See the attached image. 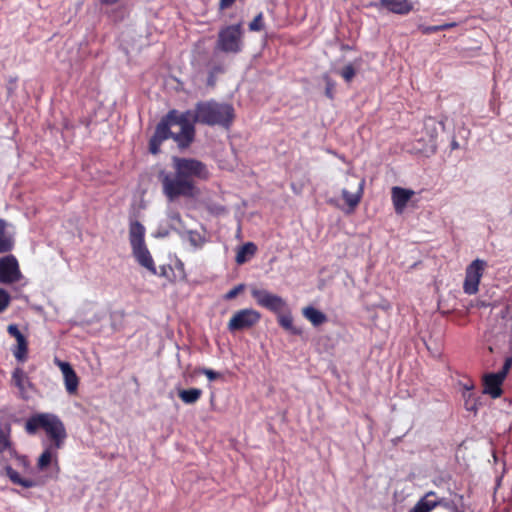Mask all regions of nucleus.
<instances>
[{
    "mask_svg": "<svg viewBox=\"0 0 512 512\" xmlns=\"http://www.w3.org/2000/svg\"><path fill=\"white\" fill-rule=\"evenodd\" d=\"M172 162L174 172L161 170L158 176L164 196L170 203L180 197H194L196 182L210 177L207 165L197 159L184 157H173Z\"/></svg>",
    "mask_w": 512,
    "mask_h": 512,
    "instance_id": "1",
    "label": "nucleus"
},
{
    "mask_svg": "<svg viewBox=\"0 0 512 512\" xmlns=\"http://www.w3.org/2000/svg\"><path fill=\"white\" fill-rule=\"evenodd\" d=\"M11 427L7 424L0 428V466L2 471L0 475L5 476L14 485L23 488H33L38 482L32 478H26L21 475L31 469V463L26 455L19 454L13 446L10 438Z\"/></svg>",
    "mask_w": 512,
    "mask_h": 512,
    "instance_id": "2",
    "label": "nucleus"
},
{
    "mask_svg": "<svg viewBox=\"0 0 512 512\" xmlns=\"http://www.w3.org/2000/svg\"><path fill=\"white\" fill-rule=\"evenodd\" d=\"M234 117L232 105L214 100L198 102L195 106V120L209 126L229 127Z\"/></svg>",
    "mask_w": 512,
    "mask_h": 512,
    "instance_id": "3",
    "label": "nucleus"
},
{
    "mask_svg": "<svg viewBox=\"0 0 512 512\" xmlns=\"http://www.w3.org/2000/svg\"><path fill=\"white\" fill-rule=\"evenodd\" d=\"M42 428L52 440L56 448H62L67 437L66 429L61 419L52 413H38L31 416L25 424V430L32 435Z\"/></svg>",
    "mask_w": 512,
    "mask_h": 512,
    "instance_id": "4",
    "label": "nucleus"
},
{
    "mask_svg": "<svg viewBox=\"0 0 512 512\" xmlns=\"http://www.w3.org/2000/svg\"><path fill=\"white\" fill-rule=\"evenodd\" d=\"M145 227L137 220L129 224V242L132 255L137 263L147 269L151 274L158 275L154 260L145 243Z\"/></svg>",
    "mask_w": 512,
    "mask_h": 512,
    "instance_id": "5",
    "label": "nucleus"
},
{
    "mask_svg": "<svg viewBox=\"0 0 512 512\" xmlns=\"http://www.w3.org/2000/svg\"><path fill=\"white\" fill-rule=\"evenodd\" d=\"M242 37L241 23L225 26L219 30L216 47L224 53L237 54L242 51Z\"/></svg>",
    "mask_w": 512,
    "mask_h": 512,
    "instance_id": "6",
    "label": "nucleus"
},
{
    "mask_svg": "<svg viewBox=\"0 0 512 512\" xmlns=\"http://www.w3.org/2000/svg\"><path fill=\"white\" fill-rule=\"evenodd\" d=\"M252 298L256 301L257 305L265 308L274 314H280L288 310V304L284 298L274 294L267 289L252 286L250 289Z\"/></svg>",
    "mask_w": 512,
    "mask_h": 512,
    "instance_id": "7",
    "label": "nucleus"
},
{
    "mask_svg": "<svg viewBox=\"0 0 512 512\" xmlns=\"http://www.w3.org/2000/svg\"><path fill=\"white\" fill-rule=\"evenodd\" d=\"M512 366V357H508L505 359L503 367L497 373H490L485 375L483 379V393L490 395L493 399H496L501 396L502 389L501 385L508 374L510 368Z\"/></svg>",
    "mask_w": 512,
    "mask_h": 512,
    "instance_id": "8",
    "label": "nucleus"
},
{
    "mask_svg": "<svg viewBox=\"0 0 512 512\" xmlns=\"http://www.w3.org/2000/svg\"><path fill=\"white\" fill-rule=\"evenodd\" d=\"M485 266L486 262L481 259H476L467 266L463 283V291L465 294L474 295L478 292Z\"/></svg>",
    "mask_w": 512,
    "mask_h": 512,
    "instance_id": "9",
    "label": "nucleus"
},
{
    "mask_svg": "<svg viewBox=\"0 0 512 512\" xmlns=\"http://www.w3.org/2000/svg\"><path fill=\"white\" fill-rule=\"evenodd\" d=\"M261 314L252 309L245 308L237 311L228 322V330L231 332L251 328L259 322Z\"/></svg>",
    "mask_w": 512,
    "mask_h": 512,
    "instance_id": "10",
    "label": "nucleus"
},
{
    "mask_svg": "<svg viewBox=\"0 0 512 512\" xmlns=\"http://www.w3.org/2000/svg\"><path fill=\"white\" fill-rule=\"evenodd\" d=\"M17 258L8 254L0 258V283L12 284L22 279Z\"/></svg>",
    "mask_w": 512,
    "mask_h": 512,
    "instance_id": "11",
    "label": "nucleus"
},
{
    "mask_svg": "<svg viewBox=\"0 0 512 512\" xmlns=\"http://www.w3.org/2000/svg\"><path fill=\"white\" fill-rule=\"evenodd\" d=\"M54 363L60 368L63 374L66 391L69 394L76 393L78 389L79 379L70 363L61 361L58 358L54 359Z\"/></svg>",
    "mask_w": 512,
    "mask_h": 512,
    "instance_id": "12",
    "label": "nucleus"
},
{
    "mask_svg": "<svg viewBox=\"0 0 512 512\" xmlns=\"http://www.w3.org/2000/svg\"><path fill=\"white\" fill-rule=\"evenodd\" d=\"M59 449L54 444H45V448L37 460V469L44 471L49 465H53L57 474L59 471L57 451Z\"/></svg>",
    "mask_w": 512,
    "mask_h": 512,
    "instance_id": "13",
    "label": "nucleus"
},
{
    "mask_svg": "<svg viewBox=\"0 0 512 512\" xmlns=\"http://www.w3.org/2000/svg\"><path fill=\"white\" fill-rule=\"evenodd\" d=\"M167 119H170L173 126L177 125L180 127V129L187 128V129H195L194 123H198L197 120H195V110L194 111H185V112H178L177 110H170L167 113Z\"/></svg>",
    "mask_w": 512,
    "mask_h": 512,
    "instance_id": "14",
    "label": "nucleus"
},
{
    "mask_svg": "<svg viewBox=\"0 0 512 512\" xmlns=\"http://www.w3.org/2000/svg\"><path fill=\"white\" fill-rule=\"evenodd\" d=\"M438 127L445 130V124L441 121H436L433 117H427L424 120V132L429 137L428 147L431 152L437 149Z\"/></svg>",
    "mask_w": 512,
    "mask_h": 512,
    "instance_id": "15",
    "label": "nucleus"
},
{
    "mask_svg": "<svg viewBox=\"0 0 512 512\" xmlns=\"http://www.w3.org/2000/svg\"><path fill=\"white\" fill-rule=\"evenodd\" d=\"M392 202L395 212L402 214L414 192L409 189L395 186L391 190Z\"/></svg>",
    "mask_w": 512,
    "mask_h": 512,
    "instance_id": "16",
    "label": "nucleus"
},
{
    "mask_svg": "<svg viewBox=\"0 0 512 512\" xmlns=\"http://www.w3.org/2000/svg\"><path fill=\"white\" fill-rule=\"evenodd\" d=\"M379 5L399 15H406L413 10V4L409 0H379Z\"/></svg>",
    "mask_w": 512,
    "mask_h": 512,
    "instance_id": "17",
    "label": "nucleus"
},
{
    "mask_svg": "<svg viewBox=\"0 0 512 512\" xmlns=\"http://www.w3.org/2000/svg\"><path fill=\"white\" fill-rule=\"evenodd\" d=\"M12 384L19 390L20 396L26 398L27 389L32 386V383L27 373L20 367H16L12 372Z\"/></svg>",
    "mask_w": 512,
    "mask_h": 512,
    "instance_id": "18",
    "label": "nucleus"
},
{
    "mask_svg": "<svg viewBox=\"0 0 512 512\" xmlns=\"http://www.w3.org/2000/svg\"><path fill=\"white\" fill-rule=\"evenodd\" d=\"M9 224L0 219V254L9 253L14 248V237L7 230Z\"/></svg>",
    "mask_w": 512,
    "mask_h": 512,
    "instance_id": "19",
    "label": "nucleus"
},
{
    "mask_svg": "<svg viewBox=\"0 0 512 512\" xmlns=\"http://www.w3.org/2000/svg\"><path fill=\"white\" fill-rule=\"evenodd\" d=\"M365 180L359 179L357 182V190L354 193L349 192L347 189H342L341 194L346 204L350 207L351 210H354L357 205L360 203L363 190H364Z\"/></svg>",
    "mask_w": 512,
    "mask_h": 512,
    "instance_id": "20",
    "label": "nucleus"
},
{
    "mask_svg": "<svg viewBox=\"0 0 512 512\" xmlns=\"http://www.w3.org/2000/svg\"><path fill=\"white\" fill-rule=\"evenodd\" d=\"M436 494L433 491L427 492L412 508L411 512H431L440 502H436Z\"/></svg>",
    "mask_w": 512,
    "mask_h": 512,
    "instance_id": "21",
    "label": "nucleus"
},
{
    "mask_svg": "<svg viewBox=\"0 0 512 512\" xmlns=\"http://www.w3.org/2000/svg\"><path fill=\"white\" fill-rule=\"evenodd\" d=\"M302 314L315 327L320 326L327 321L326 314L313 306L304 307L302 309Z\"/></svg>",
    "mask_w": 512,
    "mask_h": 512,
    "instance_id": "22",
    "label": "nucleus"
},
{
    "mask_svg": "<svg viewBox=\"0 0 512 512\" xmlns=\"http://www.w3.org/2000/svg\"><path fill=\"white\" fill-rule=\"evenodd\" d=\"M257 252V246L253 242H247L240 246L235 261L238 265H242L249 261Z\"/></svg>",
    "mask_w": 512,
    "mask_h": 512,
    "instance_id": "23",
    "label": "nucleus"
},
{
    "mask_svg": "<svg viewBox=\"0 0 512 512\" xmlns=\"http://www.w3.org/2000/svg\"><path fill=\"white\" fill-rule=\"evenodd\" d=\"M173 126L170 119H167V114L160 120L155 128V132L153 134L154 137L164 141L173 137V132L171 131V127Z\"/></svg>",
    "mask_w": 512,
    "mask_h": 512,
    "instance_id": "24",
    "label": "nucleus"
},
{
    "mask_svg": "<svg viewBox=\"0 0 512 512\" xmlns=\"http://www.w3.org/2000/svg\"><path fill=\"white\" fill-rule=\"evenodd\" d=\"M195 129H180L179 132L174 133L172 139L177 143L180 148H187L194 140Z\"/></svg>",
    "mask_w": 512,
    "mask_h": 512,
    "instance_id": "25",
    "label": "nucleus"
},
{
    "mask_svg": "<svg viewBox=\"0 0 512 512\" xmlns=\"http://www.w3.org/2000/svg\"><path fill=\"white\" fill-rule=\"evenodd\" d=\"M276 315L278 323L282 328H284L285 330L289 331L291 334L294 335H300L302 333V330L300 328L294 326L293 317L289 309L286 310L285 312Z\"/></svg>",
    "mask_w": 512,
    "mask_h": 512,
    "instance_id": "26",
    "label": "nucleus"
},
{
    "mask_svg": "<svg viewBox=\"0 0 512 512\" xmlns=\"http://www.w3.org/2000/svg\"><path fill=\"white\" fill-rule=\"evenodd\" d=\"M201 395L202 391L198 388L185 389L179 392V397L185 404H193L197 402Z\"/></svg>",
    "mask_w": 512,
    "mask_h": 512,
    "instance_id": "27",
    "label": "nucleus"
},
{
    "mask_svg": "<svg viewBox=\"0 0 512 512\" xmlns=\"http://www.w3.org/2000/svg\"><path fill=\"white\" fill-rule=\"evenodd\" d=\"M27 351L28 343L26 338L23 337L17 341V346L13 349V355L18 361L24 362L27 358Z\"/></svg>",
    "mask_w": 512,
    "mask_h": 512,
    "instance_id": "28",
    "label": "nucleus"
},
{
    "mask_svg": "<svg viewBox=\"0 0 512 512\" xmlns=\"http://www.w3.org/2000/svg\"><path fill=\"white\" fill-rule=\"evenodd\" d=\"M342 78L347 82H351L356 74V70L352 64L344 66L339 72Z\"/></svg>",
    "mask_w": 512,
    "mask_h": 512,
    "instance_id": "29",
    "label": "nucleus"
},
{
    "mask_svg": "<svg viewBox=\"0 0 512 512\" xmlns=\"http://www.w3.org/2000/svg\"><path fill=\"white\" fill-rule=\"evenodd\" d=\"M186 237L189 243L194 247H199L202 244V237L197 231H187Z\"/></svg>",
    "mask_w": 512,
    "mask_h": 512,
    "instance_id": "30",
    "label": "nucleus"
},
{
    "mask_svg": "<svg viewBox=\"0 0 512 512\" xmlns=\"http://www.w3.org/2000/svg\"><path fill=\"white\" fill-rule=\"evenodd\" d=\"M11 302L9 293L0 287V313L4 312Z\"/></svg>",
    "mask_w": 512,
    "mask_h": 512,
    "instance_id": "31",
    "label": "nucleus"
},
{
    "mask_svg": "<svg viewBox=\"0 0 512 512\" xmlns=\"http://www.w3.org/2000/svg\"><path fill=\"white\" fill-rule=\"evenodd\" d=\"M263 27H264V24H263V14L260 12L249 23V30L250 31H261L263 29Z\"/></svg>",
    "mask_w": 512,
    "mask_h": 512,
    "instance_id": "32",
    "label": "nucleus"
},
{
    "mask_svg": "<svg viewBox=\"0 0 512 512\" xmlns=\"http://www.w3.org/2000/svg\"><path fill=\"white\" fill-rule=\"evenodd\" d=\"M463 397L465 399V408L468 411L476 412L477 411V403H476L475 398L473 397V393L472 392L463 393Z\"/></svg>",
    "mask_w": 512,
    "mask_h": 512,
    "instance_id": "33",
    "label": "nucleus"
},
{
    "mask_svg": "<svg viewBox=\"0 0 512 512\" xmlns=\"http://www.w3.org/2000/svg\"><path fill=\"white\" fill-rule=\"evenodd\" d=\"M245 288V285L244 284H238L236 285L234 288H232L231 290H229L225 295H224V299L225 300H232L234 299L240 292H242Z\"/></svg>",
    "mask_w": 512,
    "mask_h": 512,
    "instance_id": "34",
    "label": "nucleus"
},
{
    "mask_svg": "<svg viewBox=\"0 0 512 512\" xmlns=\"http://www.w3.org/2000/svg\"><path fill=\"white\" fill-rule=\"evenodd\" d=\"M436 502H441L438 504V506H443L444 508L450 510L451 512H463L456 506L454 502L448 501L444 498L436 499Z\"/></svg>",
    "mask_w": 512,
    "mask_h": 512,
    "instance_id": "35",
    "label": "nucleus"
},
{
    "mask_svg": "<svg viewBox=\"0 0 512 512\" xmlns=\"http://www.w3.org/2000/svg\"><path fill=\"white\" fill-rule=\"evenodd\" d=\"M162 140L152 136L149 141V151L152 154H157L160 151V146L162 144Z\"/></svg>",
    "mask_w": 512,
    "mask_h": 512,
    "instance_id": "36",
    "label": "nucleus"
},
{
    "mask_svg": "<svg viewBox=\"0 0 512 512\" xmlns=\"http://www.w3.org/2000/svg\"><path fill=\"white\" fill-rule=\"evenodd\" d=\"M7 331L12 337L16 339V341L25 337L16 324H10L7 328Z\"/></svg>",
    "mask_w": 512,
    "mask_h": 512,
    "instance_id": "37",
    "label": "nucleus"
},
{
    "mask_svg": "<svg viewBox=\"0 0 512 512\" xmlns=\"http://www.w3.org/2000/svg\"><path fill=\"white\" fill-rule=\"evenodd\" d=\"M200 373L205 375L210 381H214L221 377V374L219 372H216L209 368H202L200 370Z\"/></svg>",
    "mask_w": 512,
    "mask_h": 512,
    "instance_id": "38",
    "label": "nucleus"
},
{
    "mask_svg": "<svg viewBox=\"0 0 512 512\" xmlns=\"http://www.w3.org/2000/svg\"><path fill=\"white\" fill-rule=\"evenodd\" d=\"M418 29L424 35H429V34L440 31L439 25H434V26L419 25Z\"/></svg>",
    "mask_w": 512,
    "mask_h": 512,
    "instance_id": "39",
    "label": "nucleus"
},
{
    "mask_svg": "<svg viewBox=\"0 0 512 512\" xmlns=\"http://www.w3.org/2000/svg\"><path fill=\"white\" fill-rule=\"evenodd\" d=\"M167 216L173 222H177V223H181L182 222L181 216H180L179 212H177V211L169 209L168 212H167Z\"/></svg>",
    "mask_w": 512,
    "mask_h": 512,
    "instance_id": "40",
    "label": "nucleus"
},
{
    "mask_svg": "<svg viewBox=\"0 0 512 512\" xmlns=\"http://www.w3.org/2000/svg\"><path fill=\"white\" fill-rule=\"evenodd\" d=\"M456 26H457L456 22H450V23H444V24L439 25V28H440V31H445V30L454 28Z\"/></svg>",
    "mask_w": 512,
    "mask_h": 512,
    "instance_id": "41",
    "label": "nucleus"
},
{
    "mask_svg": "<svg viewBox=\"0 0 512 512\" xmlns=\"http://www.w3.org/2000/svg\"><path fill=\"white\" fill-rule=\"evenodd\" d=\"M235 0H220V8L225 9L230 7Z\"/></svg>",
    "mask_w": 512,
    "mask_h": 512,
    "instance_id": "42",
    "label": "nucleus"
},
{
    "mask_svg": "<svg viewBox=\"0 0 512 512\" xmlns=\"http://www.w3.org/2000/svg\"><path fill=\"white\" fill-rule=\"evenodd\" d=\"M450 147H451V150L459 149V147H460L459 143H458V141L455 138L452 139Z\"/></svg>",
    "mask_w": 512,
    "mask_h": 512,
    "instance_id": "43",
    "label": "nucleus"
},
{
    "mask_svg": "<svg viewBox=\"0 0 512 512\" xmlns=\"http://www.w3.org/2000/svg\"><path fill=\"white\" fill-rule=\"evenodd\" d=\"M474 388V385L472 383H467L464 385V389L466 390L464 393H469Z\"/></svg>",
    "mask_w": 512,
    "mask_h": 512,
    "instance_id": "44",
    "label": "nucleus"
},
{
    "mask_svg": "<svg viewBox=\"0 0 512 512\" xmlns=\"http://www.w3.org/2000/svg\"><path fill=\"white\" fill-rule=\"evenodd\" d=\"M118 1L119 0H101V2L106 5H113V4L117 3Z\"/></svg>",
    "mask_w": 512,
    "mask_h": 512,
    "instance_id": "45",
    "label": "nucleus"
},
{
    "mask_svg": "<svg viewBox=\"0 0 512 512\" xmlns=\"http://www.w3.org/2000/svg\"><path fill=\"white\" fill-rule=\"evenodd\" d=\"M167 235H168L167 231H158V233H157V236H160V237H165Z\"/></svg>",
    "mask_w": 512,
    "mask_h": 512,
    "instance_id": "46",
    "label": "nucleus"
},
{
    "mask_svg": "<svg viewBox=\"0 0 512 512\" xmlns=\"http://www.w3.org/2000/svg\"><path fill=\"white\" fill-rule=\"evenodd\" d=\"M326 95L329 97V98H332V93H331V90L329 88L326 89Z\"/></svg>",
    "mask_w": 512,
    "mask_h": 512,
    "instance_id": "47",
    "label": "nucleus"
},
{
    "mask_svg": "<svg viewBox=\"0 0 512 512\" xmlns=\"http://www.w3.org/2000/svg\"><path fill=\"white\" fill-rule=\"evenodd\" d=\"M166 274V268L163 266L161 268V273L159 274L160 276H164Z\"/></svg>",
    "mask_w": 512,
    "mask_h": 512,
    "instance_id": "48",
    "label": "nucleus"
}]
</instances>
